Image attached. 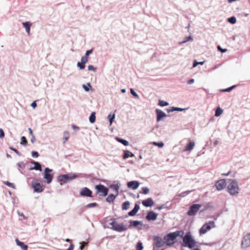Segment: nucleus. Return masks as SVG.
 <instances>
[{
    "label": "nucleus",
    "mask_w": 250,
    "mask_h": 250,
    "mask_svg": "<svg viewBox=\"0 0 250 250\" xmlns=\"http://www.w3.org/2000/svg\"><path fill=\"white\" fill-rule=\"evenodd\" d=\"M184 231L182 230H177L173 232H171L164 237V240L167 246L170 247L175 243V240L178 236H182Z\"/></svg>",
    "instance_id": "nucleus-2"
},
{
    "label": "nucleus",
    "mask_w": 250,
    "mask_h": 250,
    "mask_svg": "<svg viewBox=\"0 0 250 250\" xmlns=\"http://www.w3.org/2000/svg\"><path fill=\"white\" fill-rule=\"evenodd\" d=\"M226 183L225 179H221L217 181L215 183V186L218 190H221L225 188Z\"/></svg>",
    "instance_id": "nucleus-13"
},
{
    "label": "nucleus",
    "mask_w": 250,
    "mask_h": 250,
    "mask_svg": "<svg viewBox=\"0 0 250 250\" xmlns=\"http://www.w3.org/2000/svg\"><path fill=\"white\" fill-rule=\"evenodd\" d=\"M235 87V85H233V86H232L231 87H230L229 88H228L227 89L223 90L222 91H223V92H229L232 89H233Z\"/></svg>",
    "instance_id": "nucleus-43"
},
{
    "label": "nucleus",
    "mask_w": 250,
    "mask_h": 250,
    "mask_svg": "<svg viewBox=\"0 0 250 250\" xmlns=\"http://www.w3.org/2000/svg\"><path fill=\"white\" fill-rule=\"evenodd\" d=\"M116 140H117V141H118L119 142L122 143V144H123L124 146H127L129 145V143L128 142V141L125 140H124L122 138H116Z\"/></svg>",
    "instance_id": "nucleus-27"
},
{
    "label": "nucleus",
    "mask_w": 250,
    "mask_h": 250,
    "mask_svg": "<svg viewBox=\"0 0 250 250\" xmlns=\"http://www.w3.org/2000/svg\"><path fill=\"white\" fill-rule=\"evenodd\" d=\"M184 110H185V109L181 108H179V107H171V108L170 109H167V112L169 113V112H173L174 111H182Z\"/></svg>",
    "instance_id": "nucleus-28"
},
{
    "label": "nucleus",
    "mask_w": 250,
    "mask_h": 250,
    "mask_svg": "<svg viewBox=\"0 0 250 250\" xmlns=\"http://www.w3.org/2000/svg\"><path fill=\"white\" fill-rule=\"evenodd\" d=\"M157 214L153 211L148 212L146 217L147 220L148 221L155 220L157 219Z\"/></svg>",
    "instance_id": "nucleus-17"
},
{
    "label": "nucleus",
    "mask_w": 250,
    "mask_h": 250,
    "mask_svg": "<svg viewBox=\"0 0 250 250\" xmlns=\"http://www.w3.org/2000/svg\"><path fill=\"white\" fill-rule=\"evenodd\" d=\"M130 203L128 201H125L122 205V209L123 210H127L129 208Z\"/></svg>",
    "instance_id": "nucleus-30"
},
{
    "label": "nucleus",
    "mask_w": 250,
    "mask_h": 250,
    "mask_svg": "<svg viewBox=\"0 0 250 250\" xmlns=\"http://www.w3.org/2000/svg\"><path fill=\"white\" fill-rule=\"evenodd\" d=\"M31 106L33 108H35V107H37V104L36 103V101H34V102H33L31 104Z\"/></svg>",
    "instance_id": "nucleus-54"
},
{
    "label": "nucleus",
    "mask_w": 250,
    "mask_h": 250,
    "mask_svg": "<svg viewBox=\"0 0 250 250\" xmlns=\"http://www.w3.org/2000/svg\"><path fill=\"white\" fill-rule=\"evenodd\" d=\"M95 189L97 190V193L100 196H105L108 193V188L100 184L95 186Z\"/></svg>",
    "instance_id": "nucleus-5"
},
{
    "label": "nucleus",
    "mask_w": 250,
    "mask_h": 250,
    "mask_svg": "<svg viewBox=\"0 0 250 250\" xmlns=\"http://www.w3.org/2000/svg\"><path fill=\"white\" fill-rule=\"evenodd\" d=\"M152 144L154 146H158L159 147H162L164 144L163 142H154L152 143Z\"/></svg>",
    "instance_id": "nucleus-35"
},
{
    "label": "nucleus",
    "mask_w": 250,
    "mask_h": 250,
    "mask_svg": "<svg viewBox=\"0 0 250 250\" xmlns=\"http://www.w3.org/2000/svg\"><path fill=\"white\" fill-rule=\"evenodd\" d=\"M65 241H66V242H70V240L69 239H68V238H67V239L65 240Z\"/></svg>",
    "instance_id": "nucleus-60"
},
{
    "label": "nucleus",
    "mask_w": 250,
    "mask_h": 250,
    "mask_svg": "<svg viewBox=\"0 0 250 250\" xmlns=\"http://www.w3.org/2000/svg\"><path fill=\"white\" fill-rule=\"evenodd\" d=\"M160 106H165L168 105V103L167 102L162 101V100H159V104Z\"/></svg>",
    "instance_id": "nucleus-33"
},
{
    "label": "nucleus",
    "mask_w": 250,
    "mask_h": 250,
    "mask_svg": "<svg viewBox=\"0 0 250 250\" xmlns=\"http://www.w3.org/2000/svg\"><path fill=\"white\" fill-rule=\"evenodd\" d=\"M4 137V131L1 128H0V138H3Z\"/></svg>",
    "instance_id": "nucleus-51"
},
{
    "label": "nucleus",
    "mask_w": 250,
    "mask_h": 250,
    "mask_svg": "<svg viewBox=\"0 0 250 250\" xmlns=\"http://www.w3.org/2000/svg\"><path fill=\"white\" fill-rule=\"evenodd\" d=\"M74 248V245L72 243H71L70 244L69 247L68 249H69V250H73Z\"/></svg>",
    "instance_id": "nucleus-55"
},
{
    "label": "nucleus",
    "mask_w": 250,
    "mask_h": 250,
    "mask_svg": "<svg viewBox=\"0 0 250 250\" xmlns=\"http://www.w3.org/2000/svg\"><path fill=\"white\" fill-rule=\"evenodd\" d=\"M108 118L109 120L110 124L111 125L112 123L113 119L115 118V115L113 114V115H111V114H109L108 116Z\"/></svg>",
    "instance_id": "nucleus-39"
},
{
    "label": "nucleus",
    "mask_w": 250,
    "mask_h": 250,
    "mask_svg": "<svg viewBox=\"0 0 250 250\" xmlns=\"http://www.w3.org/2000/svg\"><path fill=\"white\" fill-rule=\"evenodd\" d=\"M91 87V85L89 83H87V86L85 85H83V87L86 91H88L89 90V87Z\"/></svg>",
    "instance_id": "nucleus-46"
},
{
    "label": "nucleus",
    "mask_w": 250,
    "mask_h": 250,
    "mask_svg": "<svg viewBox=\"0 0 250 250\" xmlns=\"http://www.w3.org/2000/svg\"><path fill=\"white\" fill-rule=\"evenodd\" d=\"M229 173H227V174H223V175H226V176H227V175H229Z\"/></svg>",
    "instance_id": "nucleus-61"
},
{
    "label": "nucleus",
    "mask_w": 250,
    "mask_h": 250,
    "mask_svg": "<svg viewBox=\"0 0 250 250\" xmlns=\"http://www.w3.org/2000/svg\"><path fill=\"white\" fill-rule=\"evenodd\" d=\"M195 143L193 142H190L189 143L187 144L185 148V151H190L194 147Z\"/></svg>",
    "instance_id": "nucleus-21"
},
{
    "label": "nucleus",
    "mask_w": 250,
    "mask_h": 250,
    "mask_svg": "<svg viewBox=\"0 0 250 250\" xmlns=\"http://www.w3.org/2000/svg\"><path fill=\"white\" fill-rule=\"evenodd\" d=\"M88 70H93L94 71H96V68L94 67L93 66L91 65L88 66Z\"/></svg>",
    "instance_id": "nucleus-50"
},
{
    "label": "nucleus",
    "mask_w": 250,
    "mask_h": 250,
    "mask_svg": "<svg viewBox=\"0 0 250 250\" xmlns=\"http://www.w3.org/2000/svg\"><path fill=\"white\" fill-rule=\"evenodd\" d=\"M21 144L23 145H26L27 144V141L26 138L24 136H22L21 138Z\"/></svg>",
    "instance_id": "nucleus-34"
},
{
    "label": "nucleus",
    "mask_w": 250,
    "mask_h": 250,
    "mask_svg": "<svg viewBox=\"0 0 250 250\" xmlns=\"http://www.w3.org/2000/svg\"><path fill=\"white\" fill-rule=\"evenodd\" d=\"M4 184L9 187H14V184L13 183L9 182L8 181L4 182Z\"/></svg>",
    "instance_id": "nucleus-45"
},
{
    "label": "nucleus",
    "mask_w": 250,
    "mask_h": 250,
    "mask_svg": "<svg viewBox=\"0 0 250 250\" xmlns=\"http://www.w3.org/2000/svg\"><path fill=\"white\" fill-rule=\"evenodd\" d=\"M93 52V49H90L89 50H87L86 52V53L85 54L84 56H86L88 58V56L90 54L92 53Z\"/></svg>",
    "instance_id": "nucleus-53"
},
{
    "label": "nucleus",
    "mask_w": 250,
    "mask_h": 250,
    "mask_svg": "<svg viewBox=\"0 0 250 250\" xmlns=\"http://www.w3.org/2000/svg\"><path fill=\"white\" fill-rule=\"evenodd\" d=\"M217 49L222 53H224L227 51V49H222L220 46H217Z\"/></svg>",
    "instance_id": "nucleus-49"
},
{
    "label": "nucleus",
    "mask_w": 250,
    "mask_h": 250,
    "mask_svg": "<svg viewBox=\"0 0 250 250\" xmlns=\"http://www.w3.org/2000/svg\"><path fill=\"white\" fill-rule=\"evenodd\" d=\"M139 209H140L139 205L137 204H135L134 208L131 211H130V212H128V215L131 216H134L136 214V213L138 212V211L139 210Z\"/></svg>",
    "instance_id": "nucleus-18"
},
{
    "label": "nucleus",
    "mask_w": 250,
    "mask_h": 250,
    "mask_svg": "<svg viewBox=\"0 0 250 250\" xmlns=\"http://www.w3.org/2000/svg\"><path fill=\"white\" fill-rule=\"evenodd\" d=\"M92 191L86 187L83 188L80 192V195L83 197H92Z\"/></svg>",
    "instance_id": "nucleus-12"
},
{
    "label": "nucleus",
    "mask_w": 250,
    "mask_h": 250,
    "mask_svg": "<svg viewBox=\"0 0 250 250\" xmlns=\"http://www.w3.org/2000/svg\"><path fill=\"white\" fill-rule=\"evenodd\" d=\"M22 25L24 26V27L25 28L28 35H29L30 27L32 25V23H30L29 21H27V22H23Z\"/></svg>",
    "instance_id": "nucleus-19"
},
{
    "label": "nucleus",
    "mask_w": 250,
    "mask_h": 250,
    "mask_svg": "<svg viewBox=\"0 0 250 250\" xmlns=\"http://www.w3.org/2000/svg\"><path fill=\"white\" fill-rule=\"evenodd\" d=\"M143 246L142 243L140 242L137 243L136 247V250H142Z\"/></svg>",
    "instance_id": "nucleus-32"
},
{
    "label": "nucleus",
    "mask_w": 250,
    "mask_h": 250,
    "mask_svg": "<svg viewBox=\"0 0 250 250\" xmlns=\"http://www.w3.org/2000/svg\"><path fill=\"white\" fill-rule=\"evenodd\" d=\"M77 66L80 67L81 69H83L85 68V64L82 62H78Z\"/></svg>",
    "instance_id": "nucleus-38"
},
{
    "label": "nucleus",
    "mask_w": 250,
    "mask_h": 250,
    "mask_svg": "<svg viewBox=\"0 0 250 250\" xmlns=\"http://www.w3.org/2000/svg\"><path fill=\"white\" fill-rule=\"evenodd\" d=\"M156 112L157 114V121L159 122L163 118L166 117V114L163 111L160 109H156Z\"/></svg>",
    "instance_id": "nucleus-14"
},
{
    "label": "nucleus",
    "mask_w": 250,
    "mask_h": 250,
    "mask_svg": "<svg viewBox=\"0 0 250 250\" xmlns=\"http://www.w3.org/2000/svg\"><path fill=\"white\" fill-rule=\"evenodd\" d=\"M81 246H80V248L81 250H82L84 246H86L87 245V243L85 242H82L81 243Z\"/></svg>",
    "instance_id": "nucleus-48"
},
{
    "label": "nucleus",
    "mask_w": 250,
    "mask_h": 250,
    "mask_svg": "<svg viewBox=\"0 0 250 250\" xmlns=\"http://www.w3.org/2000/svg\"><path fill=\"white\" fill-rule=\"evenodd\" d=\"M228 191L232 195H235L239 193V188L237 182L232 180L228 186Z\"/></svg>",
    "instance_id": "nucleus-3"
},
{
    "label": "nucleus",
    "mask_w": 250,
    "mask_h": 250,
    "mask_svg": "<svg viewBox=\"0 0 250 250\" xmlns=\"http://www.w3.org/2000/svg\"><path fill=\"white\" fill-rule=\"evenodd\" d=\"M32 187L33 188L35 192H41L43 190L42 184L37 180L33 181L32 183Z\"/></svg>",
    "instance_id": "nucleus-8"
},
{
    "label": "nucleus",
    "mask_w": 250,
    "mask_h": 250,
    "mask_svg": "<svg viewBox=\"0 0 250 250\" xmlns=\"http://www.w3.org/2000/svg\"><path fill=\"white\" fill-rule=\"evenodd\" d=\"M97 203H90V204H88V205H86V207L87 208H92V207H96L97 206Z\"/></svg>",
    "instance_id": "nucleus-42"
},
{
    "label": "nucleus",
    "mask_w": 250,
    "mask_h": 250,
    "mask_svg": "<svg viewBox=\"0 0 250 250\" xmlns=\"http://www.w3.org/2000/svg\"><path fill=\"white\" fill-rule=\"evenodd\" d=\"M63 143H65L67 142L69 138V133L68 131H64L63 133Z\"/></svg>",
    "instance_id": "nucleus-26"
},
{
    "label": "nucleus",
    "mask_w": 250,
    "mask_h": 250,
    "mask_svg": "<svg viewBox=\"0 0 250 250\" xmlns=\"http://www.w3.org/2000/svg\"><path fill=\"white\" fill-rule=\"evenodd\" d=\"M32 155L33 157H38L39 156V154L37 151H32Z\"/></svg>",
    "instance_id": "nucleus-52"
},
{
    "label": "nucleus",
    "mask_w": 250,
    "mask_h": 250,
    "mask_svg": "<svg viewBox=\"0 0 250 250\" xmlns=\"http://www.w3.org/2000/svg\"><path fill=\"white\" fill-rule=\"evenodd\" d=\"M32 163L34 165V167L31 168V169L38 170L40 171L42 170L41 165L40 163L37 162H33Z\"/></svg>",
    "instance_id": "nucleus-24"
},
{
    "label": "nucleus",
    "mask_w": 250,
    "mask_h": 250,
    "mask_svg": "<svg viewBox=\"0 0 250 250\" xmlns=\"http://www.w3.org/2000/svg\"><path fill=\"white\" fill-rule=\"evenodd\" d=\"M96 117H95V113L93 112L91 113L90 117H89V122L91 123H94L95 122Z\"/></svg>",
    "instance_id": "nucleus-29"
},
{
    "label": "nucleus",
    "mask_w": 250,
    "mask_h": 250,
    "mask_svg": "<svg viewBox=\"0 0 250 250\" xmlns=\"http://www.w3.org/2000/svg\"><path fill=\"white\" fill-rule=\"evenodd\" d=\"M122 91H123V92H125V89H123V90H122Z\"/></svg>",
    "instance_id": "nucleus-62"
},
{
    "label": "nucleus",
    "mask_w": 250,
    "mask_h": 250,
    "mask_svg": "<svg viewBox=\"0 0 250 250\" xmlns=\"http://www.w3.org/2000/svg\"><path fill=\"white\" fill-rule=\"evenodd\" d=\"M204 63V62H197L196 61H195L193 64V67H196L198 64H203Z\"/></svg>",
    "instance_id": "nucleus-47"
},
{
    "label": "nucleus",
    "mask_w": 250,
    "mask_h": 250,
    "mask_svg": "<svg viewBox=\"0 0 250 250\" xmlns=\"http://www.w3.org/2000/svg\"><path fill=\"white\" fill-rule=\"evenodd\" d=\"M181 246L183 247L188 248L190 250H201L190 232H187L183 237Z\"/></svg>",
    "instance_id": "nucleus-1"
},
{
    "label": "nucleus",
    "mask_w": 250,
    "mask_h": 250,
    "mask_svg": "<svg viewBox=\"0 0 250 250\" xmlns=\"http://www.w3.org/2000/svg\"><path fill=\"white\" fill-rule=\"evenodd\" d=\"M52 171V169H50L48 167L45 168L44 169V174L43 178L44 179L46 180V181L47 184L50 183L52 180L53 175L51 173Z\"/></svg>",
    "instance_id": "nucleus-9"
},
{
    "label": "nucleus",
    "mask_w": 250,
    "mask_h": 250,
    "mask_svg": "<svg viewBox=\"0 0 250 250\" xmlns=\"http://www.w3.org/2000/svg\"><path fill=\"white\" fill-rule=\"evenodd\" d=\"M16 242L17 245L21 247L23 250H28V246L25 245L23 242L20 241L18 239H16Z\"/></svg>",
    "instance_id": "nucleus-20"
},
{
    "label": "nucleus",
    "mask_w": 250,
    "mask_h": 250,
    "mask_svg": "<svg viewBox=\"0 0 250 250\" xmlns=\"http://www.w3.org/2000/svg\"><path fill=\"white\" fill-rule=\"evenodd\" d=\"M77 177V175L76 174H73L72 175H69V174H64L62 175H60L58 177V180L59 181L65 183L68 181L74 179Z\"/></svg>",
    "instance_id": "nucleus-7"
},
{
    "label": "nucleus",
    "mask_w": 250,
    "mask_h": 250,
    "mask_svg": "<svg viewBox=\"0 0 250 250\" xmlns=\"http://www.w3.org/2000/svg\"><path fill=\"white\" fill-rule=\"evenodd\" d=\"M124 155L123 156V158L124 159H126L129 157H133L134 156V155L132 152L128 150H124Z\"/></svg>",
    "instance_id": "nucleus-22"
},
{
    "label": "nucleus",
    "mask_w": 250,
    "mask_h": 250,
    "mask_svg": "<svg viewBox=\"0 0 250 250\" xmlns=\"http://www.w3.org/2000/svg\"><path fill=\"white\" fill-rule=\"evenodd\" d=\"M241 245L243 248H247L250 246V232L245 235L242 240Z\"/></svg>",
    "instance_id": "nucleus-10"
},
{
    "label": "nucleus",
    "mask_w": 250,
    "mask_h": 250,
    "mask_svg": "<svg viewBox=\"0 0 250 250\" xmlns=\"http://www.w3.org/2000/svg\"><path fill=\"white\" fill-rule=\"evenodd\" d=\"M139 225H140L142 227V224L140 221H130V226H132L134 227H138Z\"/></svg>",
    "instance_id": "nucleus-25"
},
{
    "label": "nucleus",
    "mask_w": 250,
    "mask_h": 250,
    "mask_svg": "<svg viewBox=\"0 0 250 250\" xmlns=\"http://www.w3.org/2000/svg\"><path fill=\"white\" fill-rule=\"evenodd\" d=\"M111 188H113L118 193V190L119 189V186L118 185H112V186H111Z\"/></svg>",
    "instance_id": "nucleus-41"
},
{
    "label": "nucleus",
    "mask_w": 250,
    "mask_h": 250,
    "mask_svg": "<svg viewBox=\"0 0 250 250\" xmlns=\"http://www.w3.org/2000/svg\"><path fill=\"white\" fill-rule=\"evenodd\" d=\"M118 194L117 193L116 195H114L113 194H110L108 195V196L106 198V201L109 203L113 202L115 200Z\"/></svg>",
    "instance_id": "nucleus-23"
},
{
    "label": "nucleus",
    "mask_w": 250,
    "mask_h": 250,
    "mask_svg": "<svg viewBox=\"0 0 250 250\" xmlns=\"http://www.w3.org/2000/svg\"><path fill=\"white\" fill-rule=\"evenodd\" d=\"M72 127H73V128H77V129H78V128H79V127H78L76 126L75 125H72Z\"/></svg>",
    "instance_id": "nucleus-59"
},
{
    "label": "nucleus",
    "mask_w": 250,
    "mask_h": 250,
    "mask_svg": "<svg viewBox=\"0 0 250 250\" xmlns=\"http://www.w3.org/2000/svg\"><path fill=\"white\" fill-rule=\"evenodd\" d=\"M154 204V201L151 198H148L146 200H143L142 202V204L146 207H152Z\"/></svg>",
    "instance_id": "nucleus-15"
},
{
    "label": "nucleus",
    "mask_w": 250,
    "mask_h": 250,
    "mask_svg": "<svg viewBox=\"0 0 250 250\" xmlns=\"http://www.w3.org/2000/svg\"><path fill=\"white\" fill-rule=\"evenodd\" d=\"M112 227V229L118 232H122L127 229L126 227L123 224H118L116 222H113L110 224Z\"/></svg>",
    "instance_id": "nucleus-6"
},
{
    "label": "nucleus",
    "mask_w": 250,
    "mask_h": 250,
    "mask_svg": "<svg viewBox=\"0 0 250 250\" xmlns=\"http://www.w3.org/2000/svg\"><path fill=\"white\" fill-rule=\"evenodd\" d=\"M194 82V79H190V80H189L188 82V84H192V83H193Z\"/></svg>",
    "instance_id": "nucleus-56"
},
{
    "label": "nucleus",
    "mask_w": 250,
    "mask_h": 250,
    "mask_svg": "<svg viewBox=\"0 0 250 250\" xmlns=\"http://www.w3.org/2000/svg\"><path fill=\"white\" fill-rule=\"evenodd\" d=\"M139 186V183L136 181H130L128 182L127 187L133 189H137Z\"/></svg>",
    "instance_id": "nucleus-16"
},
{
    "label": "nucleus",
    "mask_w": 250,
    "mask_h": 250,
    "mask_svg": "<svg viewBox=\"0 0 250 250\" xmlns=\"http://www.w3.org/2000/svg\"><path fill=\"white\" fill-rule=\"evenodd\" d=\"M10 149L14 151L15 152H16V153H19V151L18 150H17L15 148H14L13 147H10Z\"/></svg>",
    "instance_id": "nucleus-57"
},
{
    "label": "nucleus",
    "mask_w": 250,
    "mask_h": 250,
    "mask_svg": "<svg viewBox=\"0 0 250 250\" xmlns=\"http://www.w3.org/2000/svg\"><path fill=\"white\" fill-rule=\"evenodd\" d=\"M215 225L213 221H209L205 223L200 229L199 233L200 235H202L210 230L212 228H215Z\"/></svg>",
    "instance_id": "nucleus-4"
},
{
    "label": "nucleus",
    "mask_w": 250,
    "mask_h": 250,
    "mask_svg": "<svg viewBox=\"0 0 250 250\" xmlns=\"http://www.w3.org/2000/svg\"><path fill=\"white\" fill-rule=\"evenodd\" d=\"M142 189L143 190V193L145 194H148L149 191V189L146 187L142 188Z\"/></svg>",
    "instance_id": "nucleus-40"
},
{
    "label": "nucleus",
    "mask_w": 250,
    "mask_h": 250,
    "mask_svg": "<svg viewBox=\"0 0 250 250\" xmlns=\"http://www.w3.org/2000/svg\"><path fill=\"white\" fill-rule=\"evenodd\" d=\"M223 113V110L220 107H218L216 110L215 116L216 117L219 116Z\"/></svg>",
    "instance_id": "nucleus-31"
},
{
    "label": "nucleus",
    "mask_w": 250,
    "mask_h": 250,
    "mask_svg": "<svg viewBox=\"0 0 250 250\" xmlns=\"http://www.w3.org/2000/svg\"><path fill=\"white\" fill-rule=\"evenodd\" d=\"M28 130L29 131V132H30V134L32 135H33V131L32 130V129L30 128H28Z\"/></svg>",
    "instance_id": "nucleus-58"
},
{
    "label": "nucleus",
    "mask_w": 250,
    "mask_h": 250,
    "mask_svg": "<svg viewBox=\"0 0 250 250\" xmlns=\"http://www.w3.org/2000/svg\"><path fill=\"white\" fill-rule=\"evenodd\" d=\"M88 58L85 56L82 57L81 58V62L84 63V64L88 62Z\"/></svg>",
    "instance_id": "nucleus-36"
},
{
    "label": "nucleus",
    "mask_w": 250,
    "mask_h": 250,
    "mask_svg": "<svg viewBox=\"0 0 250 250\" xmlns=\"http://www.w3.org/2000/svg\"><path fill=\"white\" fill-rule=\"evenodd\" d=\"M228 21L232 23V24H234L236 22V18L234 17H231L229 19H228Z\"/></svg>",
    "instance_id": "nucleus-37"
},
{
    "label": "nucleus",
    "mask_w": 250,
    "mask_h": 250,
    "mask_svg": "<svg viewBox=\"0 0 250 250\" xmlns=\"http://www.w3.org/2000/svg\"><path fill=\"white\" fill-rule=\"evenodd\" d=\"M201 207V205L199 204L192 205L190 207V208L188 212V214L189 216L194 215Z\"/></svg>",
    "instance_id": "nucleus-11"
},
{
    "label": "nucleus",
    "mask_w": 250,
    "mask_h": 250,
    "mask_svg": "<svg viewBox=\"0 0 250 250\" xmlns=\"http://www.w3.org/2000/svg\"><path fill=\"white\" fill-rule=\"evenodd\" d=\"M130 93L135 97H136V98H138L139 97L138 95L136 93V92L135 91H134V90L133 89H130Z\"/></svg>",
    "instance_id": "nucleus-44"
}]
</instances>
